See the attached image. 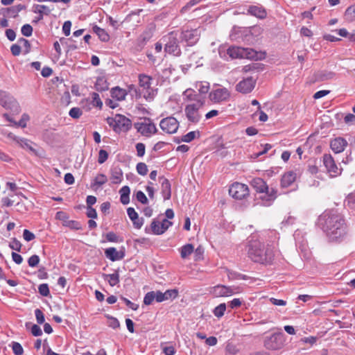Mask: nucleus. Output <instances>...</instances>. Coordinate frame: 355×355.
<instances>
[{
    "instance_id": "43",
    "label": "nucleus",
    "mask_w": 355,
    "mask_h": 355,
    "mask_svg": "<svg viewBox=\"0 0 355 355\" xmlns=\"http://www.w3.org/2000/svg\"><path fill=\"white\" fill-rule=\"evenodd\" d=\"M156 229H158V230L160 229V223H159V218L154 219L153 220V222L151 223L150 227H149V229L148 230L147 228H146V230L148 232H149L150 231L153 234H157V235L162 234V233H157V232H156V231H155Z\"/></svg>"
},
{
    "instance_id": "41",
    "label": "nucleus",
    "mask_w": 355,
    "mask_h": 355,
    "mask_svg": "<svg viewBox=\"0 0 355 355\" xmlns=\"http://www.w3.org/2000/svg\"><path fill=\"white\" fill-rule=\"evenodd\" d=\"M344 205L352 209H355V193L349 194L344 201Z\"/></svg>"
},
{
    "instance_id": "15",
    "label": "nucleus",
    "mask_w": 355,
    "mask_h": 355,
    "mask_svg": "<svg viewBox=\"0 0 355 355\" xmlns=\"http://www.w3.org/2000/svg\"><path fill=\"white\" fill-rule=\"evenodd\" d=\"M211 294L216 297H229L237 293L236 289L222 284L216 285L211 288Z\"/></svg>"
},
{
    "instance_id": "33",
    "label": "nucleus",
    "mask_w": 355,
    "mask_h": 355,
    "mask_svg": "<svg viewBox=\"0 0 355 355\" xmlns=\"http://www.w3.org/2000/svg\"><path fill=\"white\" fill-rule=\"evenodd\" d=\"M104 279L107 281L111 286H114L119 282V275L117 272L112 274H106L104 275Z\"/></svg>"
},
{
    "instance_id": "7",
    "label": "nucleus",
    "mask_w": 355,
    "mask_h": 355,
    "mask_svg": "<svg viewBox=\"0 0 355 355\" xmlns=\"http://www.w3.org/2000/svg\"><path fill=\"white\" fill-rule=\"evenodd\" d=\"M285 339L282 332L274 333L264 338L263 345L269 350H278L283 347Z\"/></svg>"
},
{
    "instance_id": "21",
    "label": "nucleus",
    "mask_w": 355,
    "mask_h": 355,
    "mask_svg": "<svg viewBox=\"0 0 355 355\" xmlns=\"http://www.w3.org/2000/svg\"><path fill=\"white\" fill-rule=\"evenodd\" d=\"M200 33L198 29L187 30L182 31V39L185 41L189 46H193L199 40Z\"/></svg>"
},
{
    "instance_id": "28",
    "label": "nucleus",
    "mask_w": 355,
    "mask_h": 355,
    "mask_svg": "<svg viewBox=\"0 0 355 355\" xmlns=\"http://www.w3.org/2000/svg\"><path fill=\"white\" fill-rule=\"evenodd\" d=\"M33 11L35 13L39 14L38 20H42L44 15H49L51 13V10L45 5L36 4L33 6Z\"/></svg>"
},
{
    "instance_id": "61",
    "label": "nucleus",
    "mask_w": 355,
    "mask_h": 355,
    "mask_svg": "<svg viewBox=\"0 0 355 355\" xmlns=\"http://www.w3.org/2000/svg\"><path fill=\"white\" fill-rule=\"evenodd\" d=\"M108 158V153L106 150L101 149L98 152V162L99 164H103Z\"/></svg>"
},
{
    "instance_id": "63",
    "label": "nucleus",
    "mask_w": 355,
    "mask_h": 355,
    "mask_svg": "<svg viewBox=\"0 0 355 355\" xmlns=\"http://www.w3.org/2000/svg\"><path fill=\"white\" fill-rule=\"evenodd\" d=\"M92 103L94 105H95L96 107H102L103 103L100 98L98 94H97L96 92L92 93Z\"/></svg>"
},
{
    "instance_id": "37",
    "label": "nucleus",
    "mask_w": 355,
    "mask_h": 355,
    "mask_svg": "<svg viewBox=\"0 0 355 355\" xmlns=\"http://www.w3.org/2000/svg\"><path fill=\"white\" fill-rule=\"evenodd\" d=\"M159 223H160V229H156V232L157 233H164L165 231H166L169 227L172 225V223L168 220L167 218H160L159 219Z\"/></svg>"
},
{
    "instance_id": "29",
    "label": "nucleus",
    "mask_w": 355,
    "mask_h": 355,
    "mask_svg": "<svg viewBox=\"0 0 355 355\" xmlns=\"http://www.w3.org/2000/svg\"><path fill=\"white\" fill-rule=\"evenodd\" d=\"M127 94L126 90L119 87H114L111 90V96L118 101L124 100Z\"/></svg>"
},
{
    "instance_id": "64",
    "label": "nucleus",
    "mask_w": 355,
    "mask_h": 355,
    "mask_svg": "<svg viewBox=\"0 0 355 355\" xmlns=\"http://www.w3.org/2000/svg\"><path fill=\"white\" fill-rule=\"evenodd\" d=\"M23 238L26 242H29L35 239V234L29 230L25 229L23 232Z\"/></svg>"
},
{
    "instance_id": "53",
    "label": "nucleus",
    "mask_w": 355,
    "mask_h": 355,
    "mask_svg": "<svg viewBox=\"0 0 355 355\" xmlns=\"http://www.w3.org/2000/svg\"><path fill=\"white\" fill-rule=\"evenodd\" d=\"M137 172L141 175H146L148 173V166L144 162H139L136 166Z\"/></svg>"
},
{
    "instance_id": "34",
    "label": "nucleus",
    "mask_w": 355,
    "mask_h": 355,
    "mask_svg": "<svg viewBox=\"0 0 355 355\" xmlns=\"http://www.w3.org/2000/svg\"><path fill=\"white\" fill-rule=\"evenodd\" d=\"M200 136V133L199 131H191L187 134L182 136L181 141L182 142L189 143L192 141L196 138H199Z\"/></svg>"
},
{
    "instance_id": "58",
    "label": "nucleus",
    "mask_w": 355,
    "mask_h": 355,
    "mask_svg": "<svg viewBox=\"0 0 355 355\" xmlns=\"http://www.w3.org/2000/svg\"><path fill=\"white\" fill-rule=\"evenodd\" d=\"M38 291L40 294L44 297H47L50 293L48 284H40L38 287Z\"/></svg>"
},
{
    "instance_id": "11",
    "label": "nucleus",
    "mask_w": 355,
    "mask_h": 355,
    "mask_svg": "<svg viewBox=\"0 0 355 355\" xmlns=\"http://www.w3.org/2000/svg\"><path fill=\"white\" fill-rule=\"evenodd\" d=\"M230 93L229 90L220 86H216L209 93V99L214 103H220L229 99Z\"/></svg>"
},
{
    "instance_id": "4",
    "label": "nucleus",
    "mask_w": 355,
    "mask_h": 355,
    "mask_svg": "<svg viewBox=\"0 0 355 355\" xmlns=\"http://www.w3.org/2000/svg\"><path fill=\"white\" fill-rule=\"evenodd\" d=\"M107 123L115 132H127L132 125L130 119L122 114H116L114 117H108Z\"/></svg>"
},
{
    "instance_id": "14",
    "label": "nucleus",
    "mask_w": 355,
    "mask_h": 355,
    "mask_svg": "<svg viewBox=\"0 0 355 355\" xmlns=\"http://www.w3.org/2000/svg\"><path fill=\"white\" fill-rule=\"evenodd\" d=\"M323 164L330 177H336L341 173V169L337 166L330 155H323Z\"/></svg>"
},
{
    "instance_id": "3",
    "label": "nucleus",
    "mask_w": 355,
    "mask_h": 355,
    "mask_svg": "<svg viewBox=\"0 0 355 355\" xmlns=\"http://www.w3.org/2000/svg\"><path fill=\"white\" fill-rule=\"evenodd\" d=\"M248 257L254 262L266 264L272 261V252L266 245H250Z\"/></svg>"
},
{
    "instance_id": "35",
    "label": "nucleus",
    "mask_w": 355,
    "mask_h": 355,
    "mask_svg": "<svg viewBox=\"0 0 355 355\" xmlns=\"http://www.w3.org/2000/svg\"><path fill=\"white\" fill-rule=\"evenodd\" d=\"M123 179V173L120 168L112 171L111 180L113 184H119Z\"/></svg>"
},
{
    "instance_id": "57",
    "label": "nucleus",
    "mask_w": 355,
    "mask_h": 355,
    "mask_svg": "<svg viewBox=\"0 0 355 355\" xmlns=\"http://www.w3.org/2000/svg\"><path fill=\"white\" fill-rule=\"evenodd\" d=\"M137 200L144 205H146L148 202V198L141 191H138L135 193Z\"/></svg>"
},
{
    "instance_id": "52",
    "label": "nucleus",
    "mask_w": 355,
    "mask_h": 355,
    "mask_svg": "<svg viewBox=\"0 0 355 355\" xmlns=\"http://www.w3.org/2000/svg\"><path fill=\"white\" fill-rule=\"evenodd\" d=\"M11 347L15 355H22L24 354V349L20 343L12 342Z\"/></svg>"
},
{
    "instance_id": "51",
    "label": "nucleus",
    "mask_w": 355,
    "mask_h": 355,
    "mask_svg": "<svg viewBox=\"0 0 355 355\" xmlns=\"http://www.w3.org/2000/svg\"><path fill=\"white\" fill-rule=\"evenodd\" d=\"M345 16L347 20H355V4L348 7L345 11Z\"/></svg>"
},
{
    "instance_id": "42",
    "label": "nucleus",
    "mask_w": 355,
    "mask_h": 355,
    "mask_svg": "<svg viewBox=\"0 0 355 355\" xmlns=\"http://www.w3.org/2000/svg\"><path fill=\"white\" fill-rule=\"evenodd\" d=\"M335 73L332 71H322L317 75L318 80L320 81L333 79Z\"/></svg>"
},
{
    "instance_id": "40",
    "label": "nucleus",
    "mask_w": 355,
    "mask_h": 355,
    "mask_svg": "<svg viewBox=\"0 0 355 355\" xmlns=\"http://www.w3.org/2000/svg\"><path fill=\"white\" fill-rule=\"evenodd\" d=\"M304 236L305 234L303 231L300 230H296L293 234L295 244H304L306 241Z\"/></svg>"
},
{
    "instance_id": "9",
    "label": "nucleus",
    "mask_w": 355,
    "mask_h": 355,
    "mask_svg": "<svg viewBox=\"0 0 355 355\" xmlns=\"http://www.w3.org/2000/svg\"><path fill=\"white\" fill-rule=\"evenodd\" d=\"M229 193L234 199L242 200L249 196V189L245 184L234 182L230 187Z\"/></svg>"
},
{
    "instance_id": "13",
    "label": "nucleus",
    "mask_w": 355,
    "mask_h": 355,
    "mask_svg": "<svg viewBox=\"0 0 355 355\" xmlns=\"http://www.w3.org/2000/svg\"><path fill=\"white\" fill-rule=\"evenodd\" d=\"M160 128L166 133L173 134L179 128L178 121L173 116H168L161 120Z\"/></svg>"
},
{
    "instance_id": "6",
    "label": "nucleus",
    "mask_w": 355,
    "mask_h": 355,
    "mask_svg": "<svg viewBox=\"0 0 355 355\" xmlns=\"http://www.w3.org/2000/svg\"><path fill=\"white\" fill-rule=\"evenodd\" d=\"M153 79L151 76L146 74H139V83L143 91H145L144 97L148 101H152L156 96L157 89L151 87Z\"/></svg>"
},
{
    "instance_id": "46",
    "label": "nucleus",
    "mask_w": 355,
    "mask_h": 355,
    "mask_svg": "<svg viewBox=\"0 0 355 355\" xmlns=\"http://www.w3.org/2000/svg\"><path fill=\"white\" fill-rule=\"evenodd\" d=\"M18 43L22 45L24 54H28L31 52V45L28 40L21 37L18 40Z\"/></svg>"
},
{
    "instance_id": "39",
    "label": "nucleus",
    "mask_w": 355,
    "mask_h": 355,
    "mask_svg": "<svg viewBox=\"0 0 355 355\" xmlns=\"http://www.w3.org/2000/svg\"><path fill=\"white\" fill-rule=\"evenodd\" d=\"M194 252L193 245H183L180 248V254L182 259L187 258Z\"/></svg>"
},
{
    "instance_id": "60",
    "label": "nucleus",
    "mask_w": 355,
    "mask_h": 355,
    "mask_svg": "<svg viewBox=\"0 0 355 355\" xmlns=\"http://www.w3.org/2000/svg\"><path fill=\"white\" fill-rule=\"evenodd\" d=\"M137 155L139 157H142L145 155L146 146L143 143H137L136 144Z\"/></svg>"
},
{
    "instance_id": "26",
    "label": "nucleus",
    "mask_w": 355,
    "mask_h": 355,
    "mask_svg": "<svg viewBox=\"0 0 355 355\" xmlns=\"http://www.w3.org/2000/svg\"><path fill=\"white\" fill-rule=\"evenodd\" d=\"M247 13L261 19L267 16L265 8L258 6H250L248 9Z\"/></svg>"
},
{
    "instance_id": "50",
    "label": "nucleus",
    "mask_w": 355,
    "mask_h": 355,
    "mask_svg": "<svg viewBox=\"0 0 355 355\" xmlns=\"http://www.w3.org/2000/svg\"><path fill=\"white\" fill-rule=\"evenodd\" d=\"M30 117L27 114H22L21 119L18 122H14V125L16 127H26L27 122L29 121Z\"/></svg>"
},
{
    "instance_id": "12",
    "label": "nucleus",
    "mask_w": 355,
    "mask_h": 355,
    "mask_svg": "<svg viewBox=\"0 0 355 355\" xmlns=\"http://www.w3.org/2000/svg\"><path fill=\"white\" fill-rule=\"evenodd\" d=\"M0 105L7 110L15 112L19 110V105L15 98L3 90H0Z\"/></svg>"
},
{
    "instance_id": "45",
    "label": "nucleus",
    "mask_w": 355,
    "mask_h": 355,
    "mask_svg": "<svg viewBox=\"0 0 355 355\" xmlns=\"http://www.w3.org/2000/svg\"><path fill=\"white\" fill-rule=\"evenodd\" d=\"M225 310L226 304L221 303L214 309L213 313L216 317L220 318L224 315Z\"/></svg>"
},
{
    "instance_id": "22",
    "label": "nucleus",
    "mask_w": 355,
    "mask_h": 355,
    "mask_svg": "<svg viewBox=\"0 0 355 355\" xmlns=\"http://www.w3.org/2000/svg\"><path fill=\"white\" fill-rule=\"evenodd\" d=\"M12 139L19 144L21 148L24 149H27L30 150L31 153H33L36 156H41L40 153L38 150H37L33 146H35V144L30 141L29 139H27L26 138H22L17 136H14L12 137Z\"/></svg>"
},
{
    "instance_id": "30",
    "label": "nucleus",
    "mask_w": 355,
    "mask_h": 355,
    "mask_svg": "<svg viewBox=\"0 0 355 355\" xmlns=\"http://www.w3.org/2000/svg\"><path fill=\"white\" fill-rule=\"evenodd\" d=\"M130 189L128 186H123L120 190V200L123 205H128L130 202Z\"/></svg>"
},
{
    "instance_id": "31",
    "label": "nucleus",
    "mask_w": 355,
    "mask_h": 355,
    "mask_svg": "<svg viewBox=\"0 0 355 355\" xmlns=\"http://www.w3.org/2000/svg\"><path fill=\"white\" fill-rule=\"evenodd\" d=\"M107 181V176L103 173L98 174L94 178L93 182L91 184L92 189H97L98 187L103 185Z\"/></svg>"
},
{
    "instance_id": "36",
    "label": "nucleus",
    "mask_w": 355,
    "mask_h": 355,
    "mask_svg": "<svg viewBox=\"0 0 355 355\" xmlns=\"http://www.w3.org/2000/svg\"><path fill=\"white\" fill-rule=\"evenodd\" d=\"M244 51L243 53V58L250 59V60H258V53L256 51L250 48H244Z\"/></svg>"
},
{
    "instance_id": "19",
    "label": "nucleus",
    "mask_w": 355,
    "mask_h": 355,
    "mask_svg": "<svg viewBox=\"0 0 355 355\" xmlns=\"http://www.w3.org/2000/svg\"><path fill=\"white\" fill-rule=\"evenodd\" d=\"M262 31L263 29L259 26L245 28L241 31L242 35L245 36L243 40L248 42H252L256 37L262 33Z\"/></svg>"
},
{
    "instance_id": "38",
    "label": "nucleus",
    "mask_w": 355,
    "mask_h": 355,
    "mask_svg": "<svg viewBox=\"0 0 355 355\" xmlns=\"http://www.w3.org/2000/svg\"><path fill=\"white\" fill-rule=\"evenodd\" d=\"M153 26L148 27L140 35V39L144 42H148L153 35Z\"/></svg>"
},
{
    "instance_id": "25",
    "label": "nucleus",
    "mask_w": 355,
    "mask_h": 355,
    "mask_svg": "<svg viewBox=\"0 0 355 355\" xmlns=\"http://www.w3.org/2000/svg\"><path fill=\"white\" fill-rule=\"evenodd\" d=\"M347 145V141L341 137L333 139L330 144L331 148L335 153H340L343 152Z\"/></svg>"
},
{
    "instance_id": "62",
    "label": "nucleus",
    "mask_w": 355,
    "mask_h": 355,
    "mask_svg": "<svg viewBox=\"0 0 355 355\" xmlns=\"http://www.w3.org/2000/svg\"><path fill=\"white\" fill-rule=\"evenodd\" d=\"M35 315L37 322L38 324H41L44 322V320H45L44 315L40 309H35Z\"/></svg>"
},
{
    "instance_id": "17",
    "label": "nucleus",
    "mask_w": 355,
    "mask_h": 355,
    "mask_svg": "<svg viewBox=\"0 0 355 355\" xmlns=\"http://www.w3.org/2000/svg\"><path fill=\"white\" fill-rule=\"evenodd\" d=\"M55 218L62 221L64 226L69 227L70 229L79 230L81 227V225L79 222L70 220L67 214L64 211H58L55 214Z\"/></svg>"
},
{
    "instance_id": "54",
    "label": "nucleus",
    "mask_w": 355,
    "mask_h": 355,
    "mask_svg": "<svg viewBox=\"0 0 355 355\" xmlns=\"http://www.w3.org/2000/svg\"><path fill=\"white\" fill-rule=\"evenodd\" d=\"M106 240H103V242H111V243H118L119 242L118 236L113 232H107L105 235Z\"/></svg>"
},
{
    "instance_id": "18",
    "label": "nucleus",
    "mask_w": 355,
    "mask_h": 355,
    "mask_svg": "<svg viewBox=\"0 0 355 355\" xmlns=\"http://www.w3.org/2000/svg\"><path fill=\"white\" fill-rule=\"evenodd\" d=\"M256 84V80L252 77H248L240 81L236 85V89L237 92L248 94L252 91Z\"/></svg>"
},
{
    "instance_id": "48",
    "label": "nucleus",
    "mask_w": 355,
    "mask_h": 355,
    "mask_svg": "<svg viewBox=\"0 0 355 355\" xmlns=\"http://www.w3.org/2000/svg\"><path fill=\"white\" fill-rule=\"evenodd\" d=\"M178 290L176 288L166 290L164 292L166 300H173L178 296Z\"/></svg>"
},
{
    "instance_id": "10",
    "label": "nucleus",
    "mask_w": 355,
    "mask_h": 355,
    "mask_svg": "<svg viewBox=\"0 0 355 355\" xmlns=\"http://www.w3.org/2000/svg\"><path fill=\"white\" fill-rule=\"evenodd\" d=\"M277 197V190L273 187H269L263 193H259L257 200L258 203L264 207L270 206Z\"/></svg>"
},
{
    "instance_id": "24",
    "label": "nucleus",
    "mask_w": 355,
    "mask_h": 355,
    "mask_svg": "<svg viewBox=\"0 0 355 355\" xmlns=\"http://www.w3.org/2000/svg\"><path fill=\"white\" fill-rule=\"evenodd\" d=\"M161 183L162 195L164 200H169L171 196V187L169 180L164 176L159 178Z\"/></svg>"
},
{
    "instance_id": "44",
    "label": "nucleus",
    "mask_w": 355,
    "mask_h": 355,
    "mask_svg": "<svg viewBox=\"0 0 355 355\" xmlns=\"http://www.w3.org/2000/svg\"><path fill=\"white\" fill-rule=\"evenodd\" d=\"M196 87L200 94H205L208 92L209 85L207 82H200L196 83Z\"/></svg>"
},
{
    "instance_id": "55",
    "label": "nucleus",
    "mask_w": 355,
    "mask_h": 355,
    "mask_svg": "<svg viewBox=\"0 0 355 355\" xmlns=\"http://www.w3.org/2000/svg\"><path fill=\"white\" fill-rule=\"evenodd\" d=\"M83 114V111L80 108L74 107H72L69 112V115L73 119H78Z\"/></svg>"
},
{
    "instance_id": "59",
    "label": "nucleus",
    "mask_w": 355,
    "mask_h": 355,
    "mask_svg": "<svg viewBox=\"0 0 355 355\" xmlns=\"http://www.w3.org/2000/svg\"><path fill=\"white\" fill-rule=\"evenodd\" d=\"M202 0H191L181 9V12L184 13L188 11L191 8L199 3Z\"/></svg>"
},
{
    "instance_id": "47",
    "label": "nucleus",
    "mask_w": 355,
    "mask_h": 355,
    "mask_svg": "<svg viewBox=\"0 0 355 355\" xmlns=\"http://www.w3.org/2000/svg\"><path fill=\"white\" fill-rule=\"evenodd\" d=\"M95 87L98 91H105L108 89V85L103 78H98L96 82Z\"/></svg>"
},
{
    "instance_id": "49",
    "label": "nucleus",
    "mask_w": 355,
    "mask_h": 355,
    "mask_svg": "<svg viewBox=\"0 0 355 355\" xmlns=\"http://www.w3.org/2000/svg\"><path fill=\"white\" fill-rule=\"evenodd\" d=\"M155 300V292H148L144 297V304L145 305H150Z\"/></svg>"
},
{
    "instance_id": "32",
    "label": "nucleus",
    "mask_w": 355,
    "mask_h": 355,
    "mask_svg": "<svg viewBox=\"0 0 355 355\" xmlns=\"http://www.w3.org/2000/svg\"><path fill=\"white\" fill-rule=\"evenodd\" d=\"M92 29L102 42H107L110 40V35L105 30L96 25L94 26Z\"/></svg>"
},
{
    "instance_id": "27",
    "label": "nucleus",
    "mask_w": 355,
    "mask_h": 355,
    "mask_svg": "<svg viewBox=\"0 0 355 355\" xmlns=\"http://www.w3.org/2000/svg\"><path fill=\"white\" fill-rule=\"evenodd\" d=\"M251 186L258 194L263 193L269 188L267 183L260 178H253L251 181Z\"/></svg>"
},
{
    "instance_id": "16",
    "label": "nucleus",
    "mask_w": 355,
    "mask_h": 355,
    "mask_svg": "<svg viewBox=\"0 0 355 355\" xmlns=\"http://www.w3.org/2000/svg\"><path fill=\"white\" fill-rule=\"evenodd\" d=\"M225 51L231 58H243V53L244 51L243 47L240 46H230L227 49L223 46H220L218 49V53L221 58L225 57Z\"/></svg>"
},
{
    "instance_id": "23",
    "label": "nucleus",
    "mask_w": 355,
    "mask_h": 355,
    "mask_svg": "<svg viewBox=\"0 0 355 355\" xmlns=\"http://www.w3.org/2000/svg\"><path fill=\"white\" fill-rule=\"evenodd\" d=\"M106 257L112 261H116L122 259L125 257V250L122 248L120 250H116L115 248L111 247L105 250Z\"/></svg>"
},
{
    "instance_id": "56",
    "label": "nucleus",
    "mask_w": 355,
    "mask_h": 355,
    "mask_svg": "<svg viewBox=\"0 0 355 355\" xmlns=\"http://www.w3.org/2000/svg\"><path fill=\"white\" fill-rule=\"evenodd\" d=\"M21 33L25 37H30L33 33V27L30 24H24L21 28Z\"/></svg>"
},
{
    "instance_id": "8",
    "label": "nucleus",
    "mask_w": 355,
    "mask_h": 355,
    "mask_svg": "<svg viewBox=\"0 0 355 355\" xmlns=\"http://www.w3.org/2000/svg\"><path fill=\"white\" fill-rule=\"evenodd\" d=\"M134 126L138 132L146 137H150L157 130L155 125L148 119L141 122L135 123Z\"/></svg>"
},
{
    "instance_id": "20",
    "label": "nucleus",
    "mask_w": 355,
    "mask_h": 355,
    "mask_svg": "<svg viewBox=\"0 0 355 355\" xmlns=\"http://www.w3.org/2000/svg\"><path fill=\"white\" fill-rule=\"evenodd\" d=\"M301 175V170L296 168L295 171H290L285 173L281 179V187L286 188L290 187L296 180L298 175Z\"/></svg>"
},
{
    "instance_id": "1",
    "label": "nucleus",
    "mask_w": 355,
    "mask_h": 355,
    "mask_svg": "<svg viewBox=\"0 0 355 355\" xmlns=\"http://www.w3.org/2000/svg\"><path fill=\"white\" fill-rule=\"evenodd\" d=\"M318 226L322 230L331 241L340 239L347 234V226L341 214L336 210L324 211L318 219Z\"/></svg>"
},
{
    "instance_id": "5",
    "label": "nucleus",
    "mask_w": 355,
    "mask_h": 355,
    "mask_svg": "<svg viewBox=\"0 0 355 355\" xmlns=\"http://www.w3.org/2000/svg\"><path fill=\"white\" fill-rule=\"evenodd\" d=\"M164 42V50L166 53L175 56H180L181 50L178 44V33L171 32L162 38Z\"/></svg>"
},
{
    "instance_id": "2",
    "label": "nucleus",
    "mask_w": 355,
    "mask_h": 355,
    "mask_svg": "<svg viewBox=\"0 0 355 355\" xmlns=\"http://www.w3.org/2000/svg\"><path fill=\"white\" fill-rule=\"evenodd\" d=\"M193 102L185 106L184 114L188 121L193 124L200 122L202 116V108L205 104V99L197 96L194 98Z\"/></svg>"
}]
</instances>
